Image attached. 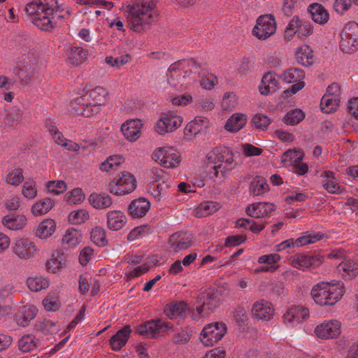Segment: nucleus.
Masks as SVG:
<instances>
[{"label": "nucleus", "instance_id": "obj_1", "mask_svg": "<svg viewBox=\"0 0 358 358\" xmlns=\"http://www.w3.org/2000/svg\"><path fill=\"white\" fill-rule=\"evenodd\" d=\"M157 0L142 1L128 6L127 22L131 29L141 32L147 25L158 20L159 14L155 10Z\"/></svg>", "mask_w": 358, "mask_h": 358}, {"label": "nucleus", "instance_id": "obj_2", "mask_svg": "<svg viewBox=\"0 0 358 358\" xmlns=\"http://www.w3.org/2000/svg\"><path fill=\"white\" fill-rule=\"evenodd\" d=\"M55 6V0H37L28 3L25 7L32 23L40 29L50 31L55 27V22L50 18V9Z\"/></svg>", "mask_w": 358, "mask_h": 358}, {"label": "nucleus", "instance_id": "obj_3", "mask_svg": "<svg viewBox=\"0 0 358 358\" xmlns=\"http://www.w3.org/2000/svg\"><path fill=\"white\" fill-rule=\"evenodd\" d=\"M343 284H331L320 282L314 285L311 296L315 302L320 306H332L338 302L344 293Z\"/></svg>", "mask_w": 358, "mask_h": 358}, {"label": "nucleus", "instance_id": "obj_4", "mask_svg": "<svg viewBox=\"0 0 358 358\" xmlns=\"http://www.w3.org/2000/svg\"><path fill=\"white\" fill-rule=\"evenodd\" d=\"M208 159L218 164L214 166V175L218 177L219 171L225 177L227 173L235 167L234 164V154L227 148H215L209 154Z\"/></svg>", "mask_w": 358, "mask_h": 358}, {"label": "nucleus", "instance_id": "obj_5", "mask_svg": "<svg viewBox=\"0 0 358 358\" xmlns=\"http://www.w3.org/2000/svg\"><path fill=\"white\" fill-rule=\"evenodd\" d=\"M173 328V325L162 318L146 321L135 328V331L147 338H155Z\"/></svg>", "mask_w": 358, "mask_h": 358}, {"label": "nucleus", "instance_id": "obj_6", "mask_svg": "<svg viewBox=\"0 0 358 358\" xmlns=\"http://www.w3.org/2000/svg\"><path fill=\"white\" fill-rule=\"evenodd\" d=\"M340 49L343 52L352 54L358 50V24L350 22L341 33Z\"/></svg>", "mask_w": 358, "mask_h": 358}, {"label": "nucleus", "instance_id": "obj_7", "mask_svg": "<svg viewBox=\"0 0 358 358\" xmlns=\"http://www.w3.org/2000/svg\"><path fill=\"white\" fill-rule=\"evenodd\" d=\"M221 289L210 287L199 294L197 297L196 311L201 314L204 310L213 311L219 306L222 300Z\"/></svg>", "mask_w": 358, "mask_h": 358}, {"label": "nucleus", "instance_id": "obj_8", "mask_svg": "<svg viewBox=\"0 0 358 358\" xmlns=\"http://www.w3.org/2000/svg\"><path fill=\"white\" fill-rule=\"evenodd\" d=\"M276 30L275 17L272 14L259 16L252 29V34L259 40H265L273 35Z\"/></svg>", "mask_w": 358, "mask_h": 358}, {"label": "nucleus", "instance_id": "obj_9", "mask_svg": "<svg viewBox=\"0 0 358 358\" xmlns=\"http://www.w3.org/2000/svg\"><path fill=\"white\" fill-rule=\"evenodd\" d=\"M136 188V180L129 173H122L118 179L113 180L108 185V190L115 195H124L132 192Z\"/></svg>", "mask_w": 358, "mask_h": 358}, {"label": "nucleus", "instance_id": "obj_10", "mask_svg": "<svg viewBox=\"0 0 358 358\" xmlns=\"http://www.w3.org/2000/svg\"><path fill=\"white\" fill-rule=\"evenodd\" d=\"M227 333L226 324L215 322L206 325L201 333V341L206 346H213L220 341Z\"/></svg>", "mask_w": 358, "mask_h": 358}, {"label": "nucleus", "instance_id": "obj_11", "mask_svg": "<svg viewBox=\"0 0 358 358\" xmlns=\"http://www.w3.org/2000/svg\"><path fill=\"white\" fill-rule=\"evenodd\" d=\"M182 118L174 111H168L162 114L160 119L155 126V131L160 135L172 132L180 127Z\"/></svg>", "mask_w": 358, "mask_h": 358}, {"label": "nucleus", "instance_id": "obj_12", "mask_svg": "<svg viewBox=\"0 0 358 358\" xmlns=\"http://www.w3.org/2000/svg\"><path fill=\"white\" fill-rule=\"evenodd\" d=\"M341 324L336 320L324 321L317 325L314 330L315 336L321 339L337 338L341 333Z\"/></svg>", "mask_w": 358, "mask_h": 358}, {"label": "nucleus", "instance_id": "obj_13", "mask_svg": "<svg viewBox=\"0 0 358 358\" xmlns=\"http://www.w3.org/2000/svg\"><path fill=\"white\" fill-rule=\"evenodd\" d=\"M37 65L34 62H22L17 67L14 68L13 73L18 83L22 85H29L35 78Z\"/></svg>", "mask_w": 358, "mask_h": 358}, {"label": "nucleus", "instance_id": "obj_14", "mask_svg": "<svg viewBox=\"0 0 358 358\" xmlns=\"http://www.w3.org/2000/svg\"><path fill=\"white\" fill-rule=\"evenodd\" d=\"M156 161H159L162 166L165 168H175L180 162V156L173 148H159L154 153Z\"/></svg>", "mask_w": 358, "mask_h": 358}, {"label": "nucleus", "instance_id": "obj_15", "mask_svg": "<svg viewBox=\"0 0 358 358\" xmlns=\"http://www.w3.org/2000/svg\"><path fill=\"white\" fill-rule=\"evenodd\" d=\"M12 252L22 259H28L36 252L35 243L27 238H17L11 246Z\"/></svg>", "mask_w": 358, "mask_h": 358}, {"label": "nucleus", "instance_id": "obj_16", "mask_svg": "<svg viewBox=\"0 0 358 358\" xmlns=\"http://www.w3.org/2000/svg\"><path fill=\"white\" fill-rule=\"evenodd\" d=\"M324 261L323 257L320 255H309L306 254H296L293 256L292 265L299 269L308 268H316Z\"/></svg>", "mask_w": 358, "mask_h": 358}, {"label": "nucleus", "instance_id": "obj_17", "mask_svg": "<svg viewBox=\"0 0 358 358\" xmlns=\"http://www.w3.org/2000/svg\"><path fill=\"white\" fill-rule=\"evenodd\" d=\"M303 158V153L297 155L296 151L289 150L286 151L282 157V162H294L292 164L293 171L300 176L305 175L308 171V166L306 163H302L301 161Z\"/></svg>", "mask_w": 358, "mask_h": 358}, {"label": "nucleus", "instance_id": "obj_18", "mask_svg": "<svg viewBox=\"0 0 358 358\" xmlns=\"http://www.w3.org/2000/svg\"><path fill=\"white\" fill-rule=\"evenodd\" d=\"M251 312L256 319L268 321L273 317L274 308L271 303L262 299L253 304Z\"/></svg>", "mask_w": 358, "mask_h": 358}, {"label": "nucleus", "instance_id": "obj_19", "mask_svg": "<svg viewBox=\"0 0 358 358\" xmlns=\"http://www.w3.org/2000/svg\"><path fill=\"white\" fill-rule=\"evenodd\" d=\"M275 210V206L273 203L257 202L249 205L245 209V213L252 217L261 218L266 217Z\"/></svg>", "mask_w": 358, "mask_h": 358}, {"label": "nucleus", "instance_id": "obj_20", "mask_svg": "<svg viewBox=\"0 0 358 358\" xmlns=\"http://www.w3.org/2000/svg\"><path fill=\"white\" fill-rule=\"evenodd\" d=\"M309 317V310L301 306L290 308L283 315L285 323L290 324H299Z\"/></svg>", "mask_w": 358, "mask_h": 358}, {"label": "nucleus", "instance_id": "obj_21", "mask_svg": "<svg viewBox=\"0 0 358 358\" xmlns=\"http://www.w3.org/2000/svg\"><path fill=\"white\" fill-rule=\"evenodd\" d=\"M192 235L187 232L179 231L172 234L169 239L171 248L176 251L187 249L192 245Z\"/></svg>", "mask_w": 358, "mask_h": 358}, {"label": "nucleus", "instance_id": "obj_22", "mask_svg": "<svg viewBox=\"0 0 358 358\" xmlns=\"http://www.w3.org/2000/svg\"><path fill=\"white\" fill-rule=\"evenodd\" d=\"M142 126V122L139 119L129 120L122 124L121 131L127 140L135 141L140 137Z\"/></svg>", "mask_w": 358, "mask_h": 358}, {"label": "nucleus", "instance_id": "obj_23", "mask_svg": "<svg viewBox=\"0 0 358 358\" xmlns=\"http://www.w3.org/2000/svg\"><path fill=\"white\" fill-rule=\"evenodd\" d=\"M131 333V329L130 325H126L122 329L118 330L109 341L112 349L115 351H118L124 347L129 340Z\"/></svg>", "mask_w": 358, "mask_h": 358}, {"label": "nucleus", "instance_id": "obj_24", "mask_svg": "<svg viewBox=\"0 0 358 358\" xmlns=\"http://www.w3.org/2000/svg\"><path fill=\"white\" fill-rule=\"evenodd\" d=\"M150 208V203L143 197L133 200L129 206L128 210L132 217H144Z\"/></svg>", "mask_w": 358, "mask_h": 358}, {"label": "nucleus", "instance_id": "obj_25", "mask_svg": "<svg viewBox=\"0 0 358 358\" xmlns=\"http://www.w3.org/2000/svg\"><path fill=\"white\" fill-rule=\"evenodd\" d=\"M22 108V106H14L7 110L6 115L3 121L5 127H17L20 123L23 117Z\"/></svg>", "mask_w": 358, "mask_h": 358}, {"label": "nucleus", "instance_id": "obj_26", "mask_svg": "<svg viewBox=\"0 0 358 358\" xmlns=\"http://www.w3.org/2000/svg\"><path fill=\"white\" fill-rule=\"evenodd\" d=\"M308 11L311 14L313 20L320 24L327 23L329 19V15L322 4L315 3L308 7Z\"/></svg>", "mask_w": 358, "mask_h": 358}, {"label": "nucleus", "instance_id": "obj_27", "mask_svg": "<svg viewBox=\"0 0 358 358\" xmlns=\"http://www.w3.org/2000/svg\"><path fill=\"white\" fill-rule=\"evenodd\" d=\"M247 117L242 113H235L226 122L224 129L230 132L236 133L240 131L246 124Z\"/></svg>", "mask_w": 358, "mask_h": 358}, {"label": "nucleus", "instance_id": "obj_28", "mask_svg": "<svg viewBox=\"0 0 358 358\" xmlns=\"http://www.w3.org/2000/svg\"><path fill=\"white\" fill-rule=\"evenodd\" d=\"M340 273L346 280H351L358 275V263L351 260L341 262L337 266Z\"/></svg>", "mask_w": 358, "mask_h": 358}, {"label": "nucleus", "instance_id": "obj_29", "mask_svg": "<svg viewBox=\"0 0 358 358\" xmlns=\"http://www.w3.org/2000/svg\"><path fill=\"white\" fill-rule=\"evenodd\" d=\"M88 201L96 209H105L113 203L112 198L106 193H92Z\"/></svg>", "mask_w": 358, "mask_h": 358}, {"label": "nucleus", "instance_id": "obj_30", "mask_svg": "<svg viewBox=\"0 0 358 358\" xmlns=\"http://www.w3.org/2000/svg\"><path fill=\"white\" fill-rule=\"evenodd\" d=\"M126 222V217L124 213L120 210L109 211L107 213L108 227L113 231L122 228Z\"/></svg>", "mask_w": 358, "mask_h": 358}, {"label": "nucleus", "instance_id": "obj_31", "mask_svg": "<svg viewBox=\"0 0 358 358\" xmlns=\"http://www.w3.org/2000/svg\"><path fill=\"white\" fill-rule=\"evenodd\" d=\"M84 97L80 96L76 99V103L79 106L77 112L85 117H90L100 111V106L92 102L83 103Z\"/></svg>", "mask_w": 358, "mask_h": 358}, {"label": "nucleus", "instance_id": "obj_32", "mask_svg": "<svg viewBox=\"0 0 358 358\" xmlns=\"http://www.w3.org/2000/svg\"><path fill=\"white\" fill-rule=\"evenodd\" d=\"M36 310L33 306H24L16 315L17 323L22 326L26 327L29 322L36 316Z\"/></svg>", "mask_w": 358, "mask_h": 358}, {"label": "nucleus", "instance_id": "obj_33", "mask_svg": "<svg viewBox=\"0 0 358 358\" xmlns=\"http://www.w3.org/2000/svg\"><path fill=\"white\" fill-rule=\"evenodd\" d=\"M27 222V218L23 215H8L2 219V224L10 230H17L22 229Z\"/></svg>", "mask_w": 358, "mask_h": 358}, {"label": "nucleus", "instance_id": "obj_34", "mask_svg": "<svg viewBox=\"0 0 358 358\" xmlns=\"http://www.w3.org/2000/svg\"><path fill=\"white\" fill-rule=\"evenodd\" d=\"M55 227L56 224L53 220H44L37 227L35 236L42 239L47 238L52 235L55 230Z\"/></svg>", "mask_w": 358, "mask_h": 358}, {"label": "nucleus", "instance_id": "obj_35", "mask_svg": "<svg viewBox=\"0 0 358 358\" xmlns=\"http://www.w3.org/2000/svg\"><path fill=\"white\" fill-rule=\"evenodd\" d=\"M189 309V306L184 301H180L171 304L169 308L164 309L165 315L171 319L175 317H186V311Z\"/></svg>", "mask_w": 358, "mask_h": 358}, {"label": "nucleus", "instance_id": "obj_36", "mask_svg": "<svg viewBox=\"0 0 358 358\" xmlns=\"http://www.w3.org/2000/svg\"><path fill=\"white\" fill-rule=\"evenodd\" d=\"M295 57L296 62L304 66H309L313 64V51L308 46L297 48Z\"/></svg>", "mask_w": 358, "mask_h": 358}, {"label": "nucleus", "instance_id": "obj_37", "mask_svg": "<svg viewBox=\"0 0 358 358\" xmlns=\"http://www.w3.org/2000/svg\"><path fill=\"white\" fill-rule=\"evenodd\" d=\"M236 227L238 228H244L248 229L255 234H258L262 231L265 226L263 223L256 222L252 219L240 218L236 221Z\"/></svg>", "mask_w": 358, "mask_h": 358}, {"label": "nucleus", "instance_id": "obj_38", "mask_svg": "<svg viewBox=\"0 0 358 358\" xmlns=\"http://www.w3.org/2000/svg\"><path fill=\"white\" fill-rule=\"evenodd\" d=\"M170 185L162 180L159 182V180H155L150 186V193L157 201H159L164 195L168 193Z\"/></svg>", "mask_w": 358, "mask_h": 358}, {"label": "nucleus", "instance_id": "obj_39", "mask_svg": "<svg viewBox=\"0 0 358 358\" xmlns=\"http://www.w3.org/2000/svg\"><path fill=\"white\" fill-rule=\"evenodd\" d=\"M321 177H324L325 179L323 180L324 188L331 194H334L340 189V185L336 182L334 173L331 171H324Z\"/></svg>", "mask_w": 358, "mask_h": 358}, {"label": "nucleus", "instance_id": "obj_40", "mask_svg": "<svg viewBox=\"0 0 358 358\" xmlns=\"http://www.w3.org/2000/svg\"><path fill=\"white\" fill-rule=\"evenodd\" d=\"M220 208V204L213 201H206L199 204L196 209V217H206L210 215Z\"/></svg>", "mask_w": 358, "mask_h": 358}, {"label": "nucleus", "instance_id": "obj_41", "mask_svg": "<svg viewBox=\"0 0 358 358\" xmlns=\"http://www.w3.org/2000/svg\"><path fill=\"white\" fill-rule=\"evenodd\" d=\"M262 84L264 87H259L260 93L263 95H268L275 91L277 80L271 73H266L262 77Z\"/></svg>", "mask_w": 358, "mask_h": 358}, {"label": "nucleus", "instance_id": "obj_42", "mask_svg": "<svg viewBox=\"0 0 358 358\" xmlns=\"http://www.w3.org/2000/svg\"><path fill=\"white\" fill-rule=\"evenodd\" d=\"M339 97L329 96L324 95L320 101V107L322 111L326 113H330L335 111L339 106Z\"/></svg>", "mask_w": 358, "mask_h": 358}, {"label": "nucleus", "instance_id": "obj_43", "mask_svg": "<svg viewBox=\"0 0 358 358\" xmlns=\"http://www.w3.org/2000/svg\"><path fill=\"white\" fill-rule=\"evenodd\" d=\"M52 206L53 201L50 198H45L34 203L31 207V212L35 216L45 215Z\"/></svg>", "mask_w": 358, "mask_h": 358}, {"label": "nucleus", "instance_id": "obj_44", "mask_svg": "<svg viewBox=\"0 0 358 358\" xmlns=\"http://www.w3.org/2000/svg\"><path fill=\"white\" fill-rule=\"evenodd\" d=\"M87 51L80 47H72L68 52V59L72 64L78 65L87 57Z\"/></svg>", "mask_w": 358, "mask_h": 358}, {"label": "nucleus", "instance_id": "obj_45", "mask_svg": "<svg viewBox=\"0 0 358 358\" xmlns=\"http://www.w3.org/2000/svg\"><path fill=\"white\" fill-rule=\"evenodd\" d=\"M108 92L101 87H96L90 92L89 96L92 103L101 106L105 105L107 102Z\"/></svg>", "mask_w": 358, "mask_h": 358}, {"label": "nucleus", "instance_id": "obj_46", "mask_svg": "<svg viewBox=\"0 0 358 358\" xmlns=\"http://www.w3.org/2000/svg\"><path fill=\"white\" fill-rule=\"evenodd\" d=\"M269 190V186L266 181L260 177H257L250 184V192L253 196H259Z\"/></svg>", "mask_w": 358, "mask_h": 358}, {"label": "nucleus", "instance_id": "obj_47", "mask_svg": "<svg viewBox=\"0 0 358 358\" xmlns=\"http://www.w3.org/2000/svg\"><path fill=\"white\" fill-rule=\"evenodd\" d=\"M36 329L46 334H53L58 332L59 326L57 322L50 320L44 319L35 325Z\"/></svg>", "mask_w": 358, "mask_h": 358}, {"label": "nucleus", "instance_id": "obj_48", "mask_svg": "<svg viewBox=\"0 0 358 358\" xmlns=\"http://www.w3.org/2000/svg\"><path fill=\"white\" fill-rule=\"evenodd\" d=\"M81 234L75 229H69L62 238L63 243H66L69 247H75L81 241Z\"/></svg>", "mask_w": 358, "mask_h": 358}, {"label": "nucleus", "instance_id": "obj_49", "mask_svg": "<svg viewBox=\"0 0 358 358\" xmlns=\"http://www.w3.org/2000/svg\"><path fill=\"white\" fill-rule=\"evenodd\" d=\"M27 284L29 289L33 292H39L46 289L49 285L48 280L43 277L28 278Z\"/></svg>", "mask_w": 358, "mask_h": 358}, {"label": "nucleus", "instance_id": "obj_50", "mask_svg": "<svg viewBox=\"0 0 358 358\" xmlns=\"http://www.w3.org/2000/svg\"><path fill=\"white\" fill-rule=\"evenodd\" d=\"M206 119L196 117L194 120L189 122L184 129V134L185 136L196 135L202 130L201 123L206 122Z\"/></svg>", "mask_w": 358, "mask_h": 358}, {"label": "nucleus", "instance_id": "obj_51", "mask_svg": "<svg viewBox=\"0 0 358 358\" xmlns=\"http://www.w3.org/2000/svg\"><path fill=\"white\" fill-rule=\"evenodd\" d=\"M283 76L285 81L292 83L301 81L305 77V73L301 69L291 68L284 72Z\"/></svg>", "mask_w": 358, "mask_h": 358}, {"label": "nucleus", "instance_id": "obj_52", "mask_svg": "<svg viewBox=\"0 0 358 358\" xmlns=\"http://www.w3.org/2000/svg\"><path fill=\"white\" fill-rule=\"evenodd\" d=\"M55 254L52 255V258L48 260L46 263L47 269L55 273L57 271L62 268L66 265V258L63 254L61 255L57 253V257H55Z\"/></svg>", "mask_w": 358, "mask_h": 358}, {"label": "nucleus", "instance_id": "obj_53", "mask_svg": "<svg viewBox=\"0 0 358 358\" xmlns=\"http://www.w3.org/2000/svg\"><path fill=\"white\" fill-rule=\"evenodd\" d=\"M91 240L98 246L103 247L107 245L108 241L106 232L103 228L96 227L91 231Z\"/></svg>", "mask_w": 358, "mask_h": 358}, {"label": "nucleus", "instance_id": "obj_54", "mask_svg": "<svg viewBox=\"0 0 358 358\" xmlns=\"http://www.w3.org/2000/svg\"><path fill=\"white\" fill-rule=\"evenodd\" d=\"M304 117L305 114L302 110L294 109L283 117V121L286 124L296 125L301 122Z\"/></svg>", "mask_w": 358, "mask_h": 358}, {"label": "nucleus", "instance_id": "obj_55", "mask_svg": "<svg viewBox=\"0 0 358 358\" xmlns=\"http://www.w3.org/2000/svg\"><path fill=\"white\" fill-rule=\"evenodd\" d=\"M19 349L23 352H29L38 347V341L29 335H25L19 340Z\"/></svg>", "mask_w": 358, "mask_h": 358}, {"label": "nucleus", "instance_id": "obj_56", "mask_svg": "<svg viewBox=\"0 0 358 358\" xmlns=\"http://www.w3.org/2000/svg\"><path fill=\"white\" fill-rule=\"evenodd\" d=\"M55 2L56 6H52L53 9H50L49 10L50 12V18L55 22L56 25L58 20L69 17L70 12L69 10H65L62 6L59 5L57 0H55Z\"/></svg>", "mask_w": 358, "mask_h": 358}, {"label": "nucleus", "instance_id": "obj_57", "mask_svg": "<svg viewBox=\"0 0 358 358\" xmlns=\"http://www.w3.org/2000/svg\"><path fill=\"white\" fill-rule=\"evenodd\" d=\"M252 122L253 125L262 131L267 129L268 126L271 124V119L266 115L257 113L254 115Z\"/></svg>", "mask_w": 358, "mask_h": 358}, {"label": "nucleus", "instance_id": "obj_58", "mask_svg": "<svg viewBox=\"0 0 358 358\" xmlns=\"http://www.w3.org/2000/svg\"><path fill=\"white\" fill-rule=\"evenodd\" d=\"M238 103L236 95L233 92L226 93L222 99L221 106L224 110L231 111Z\"/></svg>", "mask_w": 358, "mask_h": 358}, {"label": "nucleus", "instance_id": "obj_59", "mask_svg": "<svg viewBox=\"0 0 358 358\" xmlns=\"http://www.w3.org/2000/svg\"><path fill=\"white\" fill-rule=\"evenodd\" d=\"M46 187L49 192L56 195L64 192L67 189V185L63 180L49 181Z\"/></svg>", "mask_w": 358, "mask_h": 358}, {"label": "nucleus", "instance_id": "obj_60", "mask_svg": "<svg viewBox=\"0 0 358 358\" xmlns=\"http://www.w3.org/2000/svg\"><path fill=\"white\" fill-rule=\"evenodd\" d=\"M89 213L85 210L71 212L69 215V220L73 224H81L89 219Z\"/></svg>", "mask_w": 358, "mask_h": 358}, {"label": "nucleus", "instance_id": "obj_61", "mask_svg": "<svg viewBox=\"0 0 358 358\" xmlns=\"http://www.w3.org/2000/svg\"><path fill=\"white\" fill-rule=\"evenodd\" d=\"M129 55H124L119 57H113L112 56L106 57L105 62L112 67H120L129 62Z\"/></svg>", "mask_w": 358, "mask_h": 358}, {"label": "nucleus", "instance_id": "obj_62", "mask_svg": "<svg viewBox=\"0 0 358 358\" xmlns=\"http://www.w3.org/2000/svg\"><path fill=\"white\" fill-rule=\"evenodd\" d=\"M324 235L321 233H317L316 234L311 236H303L298 238L295 241V244L298 246L305 245L306 244H310L315 243L316 241L321 240L323 238Z\"/></svg>", "mask_w": 358, "mask_h": 358}, {"label": "nucleus", "instance_id": "obj_63", "mask_svg": "<svg viewBox=\"0 0 358 358\" xmlns=\"http://www.w3.org/2000/svg\"><path fill=\"white\" fill-rule=\"evenodd\" d=\"M313 32V27L309 22L301 21L299 29L294 34H297L300 38H302L311 35Z\"/></svg>", "mask_w": 358, "mask_h": 358}, {"label": "nucleus", "instance_id": "obj_64", "mask_svg": "<svg viewBox=\"0 0 358 358\" xmlns=\"http://www.w3.org/2000/svg\"><path fill=\"white\" fill-rule=\"evenodd\" d=\"M252 68V63L250 58L244 57L237 68V73L241 76H246L251 72Z\"/></svg>", "mask_w": 358, "mask_h": 358}]
</instances>
